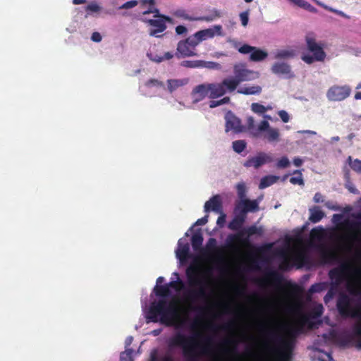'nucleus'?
Here are the masks:
<instances>
[{
    "label": "nucleus",
    "instance_id": "nucleus-1",
    "mask_svg": "<svg viewBox=\"0 0 361 361\" xmlns=\"http://www.w3.org/2000/svg\"><path fill=\"white\" fill-rule=\"evenodd\" d=\"M203 236L200 231L193 233L191 244L195 251H200L211 266L202 269L196 264H190L185 275L190 289L187 297L190 301H200L203 305L197 306L192 310L201 315L211 311L215 294L213 266L219 267L221 280V317H226V243L217 245L214 238H209L204 247H202Z\"/></svg>",
    "mask_w": 361,
    "mask_h": 361
},
{
    "label": "nucleus",
    "instance_id": "nucleus-2",
    "mask_svg": "<svg viewBox=\"0 0 361 361\" xmlns=\"http://www.w3.org/2000/svg\"><path fill=\"white\" fill-rule=\"evenodd\" d=\"M230 249L231 245L227 240V316L230 314L231 309V292L232 281L231 277ZM307 320L308 318L305 314L298 312L293 320L287 324H267L264 326L265 331L263 336L264 348L266 353L257 357L255 361H290V348L288 345H276L274 343V339L276 336L284 335L288 337H293L304 327ZM231 322L227 318V361H231Z\"/></svg>",
    "mask_w": 361,
    "mask_h": 361
},
{
    "label": "nucleus",
    "instance_id": "nucleus-3",
    "mask_svg": "<svg viewBox=\"0 0 361 361\" xmlns=\"http://www.w3.org/2000/svg\"><path fill=\"white\" fill-rule=\"evenodd\" d=\"M332 280V287L324 297L326 302L331 298L339 286L343 283L348 291L361 300V266L343 264L340 267L334 269L329 272ZM355 338L359 340L358 348H361V312H359L358 321L354 328Z\"/></svg>",
    "mask_w": 361,
    "mask_h": 361
},
{
    "label": "nucleus",
    "instance_id": "nucleus-4",
    "mask_svg": "<svg viewBox=\"0 0 361 361\" xmlns=\"http://www.w3.org/2000/svg\"><path fill=\"white\" fill-rule=\"evenodd\" d=\"M324 238V228L318 227L310 231V239L308 243L298 238L291 245L289 240L284 247L276 250V255L280 259L279 268L286 270L290 267L291 264L302 265L307 262V252L310 247L322 248Z\"/></svg>",
    "mask_w": 361,
    "mask_h": 361
},
{
    "label": "nucleus",
    "instance_id": "nucleus-5",
    "mask_svg": "<svg viewBox=\"0 0 361 361\" xmlns=\"http://www.w3.org/2000/svg\"><path fill=\"white\" fill-rule=\"evenodd\" d=\"M147 319L152 322H160L167 326L179 322L183 324L184 319L180 314V310L176 302L159 299L152 303L147 314Z\"/></svg>",
    "mask_w": 361,
    "mask_h": 361
},
{
    "label": "nucleus",
    "instance_id": "nucleus-6",
    "mask_svg": "<svg viewBox=\"0 0 361 361\" xmlns=\"http://www.w3.org/2000/svg\"><path fill=\"white\" fill-rule=\"evenodd\" d=\"M225 93L226 79H224L221 82L203 83L195 86L192 91V96L195 102H200L207 97L212 99L209 106L213 109L226 104V97L214 100L224 96Z\"/></svg>",
    "mask_w": 361,
    "mask_h": 361
},
{
    "label": "nucleus",
    "instance_id": "nucleus-7",
    "mask_svg": "<svg viewBox=\"0 0 361 361\" xmlns=\"http://www.w3.org/2000/svg\"><path fill=\"white\" fill-rule=\"evenodd\" d=\"M234 77L227 79V91L233 92L243 82L257 80L260 74L259 72L247 68L245 63H236L233 66Z\"/></svg>",
    "mask_w": 361,
    "mask_h": 361
},
{
    "label": "nucleus",
    "instance_id": "nucleus-8",
    "mask_svg": "<svg viewBox=\"0 0 361 361\" xmlns=\"http://www.w3.org/2000/svg\"><path fill=\"white\" fill-rule=\"evenodd\" d=\"M247 126L248 130L255 135L259 133H264V138L269 142H278L280 140V131L278 128L270 126L269 123L266 121H262L258 126L255 124L253 117L249 116L247 118Z\"/></svg>",
    "mask_w": 361,
    "mask_h": 361
},
{
    "label": "nucleus",
    "instance_id": "nucleus-9",
    "mask_svg": "<svg viewBox=\"0 0 361 361\" xmlns=\"http://www.w3.org/2000/svg\"><path fill=\"white\" fill-rule=\"evenodd\" d=\"M235 294L237 296L245 300V303L239 304L238 306V314L241 319L246 322L247 318L254 314V310L250 307L252 302V297L246 293L247 283L243 277L240 282L236 283L235 285Z\"/></svg>",
    "mask_w": 361,
    "mask_h": 361
},
{
    "label": "nucleus",
    "instance_id": "nucleus-10",
    "mask_svg": "<svg viewBox=\"0 0 361 361\" xmlns=\"http://www.w3.org/2000/svg\"><path fill=\"white\" fill-rule=\"evenodd\" d=\"M306 44L307 49L312 53V56L303 54L301 59L307 64H312L314 61L323 62L326 56L324 51V44L318 43L316 39L311 37H306Z\"/></svg>",
    "mask_w": 361,
    "mask_h": 361
},
{
    "label": "nucleus",
    "instance_id": "nucleus-11",
    "mask_svg": "<svg viewBox=\"0 0 361 361\" xmlns=\"http://www.w3.org/2000/svg\"><path fill=\"white\" fill-rule=\"evenodd\" d=\"M194 39L195 37L190 36L186 39L180 41L175 56L178 59L196 56L195 48L198 44Z\"/></svg>",
    "mask_w": 361,
    "mask_h": 361
},
{
    "label": "nucleus",
    "instance_id": "nucleus-12",
    "mask_svg": "<svg viewBox=\"0 0 361 361\" xmlns=\"http://www.w3.org/2000/svg\"><path fill=\"white\" fill-rule=\"evenodd\" d=\"M351 92V88L348 85H334L327 92L326 97L329 101L341 102L348 97Z\"/></svg>",
    "mask_w": 361,
    "mask_h": 361
},
{
    "label": "nucleus",
    "instance_id": "nucleus-13",
    "mask_svg": "<svg viewBox=\"0 0 361 361\" xmlns=\"http://www.w3.org/2000/svg\"><path fill=\"white\" fill-rule=\"evenodd\" d=\"M259 200H250L247 198L239 200L235 206V212L243 214V216L247 218L248 212H255L259 209Z\"/></svg>",
    "mask_w": 361,
    "mask_h": 361
},
{
    "label": "nucleus",
    "instance_id": "nucleus-14",
    "mask_svg": "<svg viewBox=\"0 0 361 361\" xmlns=\"http://www.w3.org/2000/svg\"><path fill=\"white\" fill-rule=\"evenodd\" d=\"M273 74L279 77L289 79L295 76L290 65L285 61H276L271 67Z\"/></svg>",
    "mask_w": 361,
    "mask_h": 361
},
{
    "label": "nucleus",
    "instance_id": "nucleus-15",
    "mask_svg": "<svg viewBox=\"0 0 361 361\" xmlns=\"http://www.w3.org/2000/svg\"><path fill=\"white\" fill-rule=\"evenodd\" d=\"M158 19H150L148 23L152 27L150 30L149 35L151 36L158 37V34L164 32L166 29V22L171 23L172 19L166 16L159 15Z\"/></svg>",
    "mask_w": 361,
    "mask_h": 361
},
{
    "label": "nucleus",
    "instance_id": "nucleus-16",
    "mask_svg": "<svg viewBox=\"0 0 361 361\" xmlns=\"http://www.w3.org/2000/svg\"><path fill=\"white\" fill-rule=\"evenodd\" d=\"M240 51L243 54H250V60L255 62L262 61L268 56L267 51L250 45L243 47Z\"/></svg>",
    "mask_w": 361,
    "mask_h": 361
},
{
    "label": "nucleus",
    "instance_id": "nucleus-17",
    "mask_svg": "<svg viewBox=\"0 0 361 361\" xmlns=\"http://www.w3.org/2000/svg\"><path fill=\"white\" fill-rule=\"evenodd\" d=\"M272 161V157L271 155L261 152L259 153L257 156L253 157L247 159L245 163V166L246 167H254L257 169L262 166L266 163H269Z\"/></svg>",
    "mask_w": 361,
    "mask_h": 361
},
{
    "label": "nucleus",
    "instance_id": "nucleus-18",
    "mask_svg": "<svg viewBox=\"0 0 361 361\" xmlns=\"http://www.w3.org/2000/svg\"><path fill=\"white\" fill-rule=\"evenodd\" d=\"M337 306L340 313L343 315H350L354 312L351 299L350 296L347 295H340L337 302Z\"/></svg>",
    "mask_w": 361,
    "mask_h": 361
},
{
    "label": "nucleus",
    "instance_id": "nucleus-19",
    "mask_svg": "<svg viewBox=\"0 0 361 361\" xmlns=\"http://www.w3.org/2000/svg\"><path fill=\"white\" fill-rule=\"evenodd\" d=\"M177 258L180 262H185L190 257V246L188 242L183 238L179 239L178 247L176 250Z\"/></svg>",
    "mask_w": 361,
    "mask_h": 361
},
{
    "label": "nucleus",
    "instance_id": "nucleus-20",
    "mask_svg": "<svg viewBox=\"0 0 361 361\" xmlns=\"http://www.w3.org/2000/svg\"><path fill=\"white\" fill-rule=\"evenodd\" d=\"M222 203L220 195H216L213 196L209 200L207 201L204 204V212H209L214 211L217 213L221 212Z\"/></svg>",
    "mask_w": 361,
    "mask_h": 361
},
{
    "label": "nucleus",
    "instance_id": "nucleus-21",
    "mask_svg": "<svg viewBox=\"0 0 361 361\" xmlns=\"http://www.w3.org/2000/svg\"><path fill=\"white\" fill-rule=\"evenodd\" d=\"M262 92V87L259 85L246 84L237 90L238 94L243 95H259Z\"/></svg>",
    "mask_w": 361,
    "mask_h": 361
},
{
    "label": "nucleus",
    "instance_id": "nucleus-22",
    "mask_svg": "<svg viewBox=\"0 0 361 361\" xmlns=\"http://www.w3.org/2000/svg\"><path fill=\"white\" fill-rule=\"evenodd\" d=\"M263 232V228L262 226H257L256 225L251 226L246 228H243L240 231L238 235L239 238L247 240L251 235L255 234L260 235Z\"/></svg>",
    "mask_w": 361,
    "mask_h": 361
},
{
    "label": "nucleus",
    "instance_id": "nucleus-23",
    "mask_svg": "<svg viewBox=\"0 0 361 361\" xmlns=\"http://www.w3.org/2000/svg\"><path fill=\"white\" fill-rule=\"evenodd\" d=\"M229 130L240 131V121L231 112L227 111V131Z\"/></svg>",
    "mask_w": 361,
    "mask_h": 361
},
{
    "label": "nucleus",
    "instance_id": "nucleus-24",
    "mask_svg": "<svg viewBox=\"0 0 361 361\" xmlns=\"http://www.w3.org/2000/svg\"><path fill=\"white\" fill-rule=\"evenodd\" d=\"M294 51L290 49H278L274 52V59L279 60L278 61H284L293 58Z\"/></svg>",
    "mask_w": 361,
    "mask_h": 361
},
{
    "label": "nucleus",
    "instance_id": "nucleus-25",
    "mask_svg": "<svg viewBox=\"0 0 361 361\" xmlns=\"http://www.w3.org/2000/svg\"><path fill=\"white\" fill-rule=\"evenodd\" d=\"M214 35V32L212 29H206L197 32L195 34L191 35V37H195L194 40L199 44L202 40L212 37Z\"/></svg>",
    "mask_w": 361,
    "mask_h": 361
},
{
    "label": "nucleus",
    "instance_id": "nucleus-26",
    "mask_svg": "<svg viewBox=\"0 0 361 361\" xmlns=\"http://www.w3.org/2000/svg\"><path fill=\"white\" fill-rule=\"evenodd\" d=\"M309 212V220L313 223L319 222L325 215L324 213L318 207H313L310 208Z\"/></svg>",
    "mask_w": 361,
    "mask_h": 361
},
{
    "label": "nucleus",
    "instance_id": "nucleus-27",
    "mask_svg": "<svg viewBox=\"0 0 361 361\" xmlns=\"http://www.w3.org/2000/svg\"><path fill=\"white\" fill-rule=\"evenodd\" d=\"M235 216L233 220L229 224V228L233 230H239L246 220V218L238 212H235Z\"/></svg>",
    "mask_w": 361,
    "mask_h": 361
},
{
    "label": "nucleus",
    "instance_id": "nucleus-28",
    "mask_svg": "<svg viewBox=\"0 0 361 361\" xmlns=\"http://www.w3.org/2000/svg\"><path fill=\"white\" fill-rule=\"evenodd\" d=\"M220 17V13L219 11L213 8L208 10V13L200 17H197L195 20L211 22Z\"/></svg>",
    "mask_w": 361,
    "mask_h": 361
},
{
    "label": "nucleus",
    "instance_id": "nucleus-29",
    "mask_svg": "<svg viewBox=\"0 0 361 361\" xmlns=\"http://www.w3.org/2000/svg\"><path fill=\"white\" fill-rule=\"evenodd\" d=\"M155 295L158 297H167L171 294V290L167 284L165 285H157L154 288Z\"/></svg>",
    "mask_w": 361,
    "mask_h": 361
},
{
    "label": "nucleus",
    "instance_id": "nucleus-30",
    "mask_svg": "<svg viewBox=\"0 0 361 361\" xmlns=\"http://www.w3.org/2000/svg\"><path fill=\"white\" fill-rule=\"evenodd\" d=\"M279 179V176H267L262 178L259 183V188L264 189L276 183Z\"/></svg>",
    "mask_w": 361,
    "mask_h": 361
},
{
    "label": "nucleus",
    "instance_id": "nucleus-31",
    "mask_svg": "<svg viewBox=\"0 0 361 361\" xmlns=\"http://www.w3.org/2000/svg\"><path fill=\"white\" fill-rule=\"evenodd\" d=\"M168 90L170 92H173L179 87L184 85L186 82L183 80L171 79L167 80Z\"/></svg>",
    "mask_w": 361,
    "mask_h": 361
},
{
    "label": "nucleus",
    "instance_id": "nucleus-32",
    "mask_svg": "<svg viewBox=\"0 0 361 361\" xmlns=\"http://www.w3.org/2000/svg\"><path fill=\"white\" fill-rule=\"evenodd\" d=\"M251 110L258 114V115H260V116H262L264 114H265L267 111L271 109V107L268 106H264L259 103H252L251 104Z\"/></svg>",
    "mask_w": 361,
    "mask_h": 361
},
{
    "label": "nucleus",
    "instance_id": "nucleus-33",
    "mask_svg": "<svg viewBox=\"0 0 361 361\" xmlns=\"http://www.w3.org/2000/svg\"><path fill=\"white\" fill-rule=\"evenodd\" d=\"M246 265L250 270H259L260 267L257 257L250 256L246 259Z\"/></svg>",
    "mask_w": 361,
    "mask_h": 361
},
{
    "label": "nucleus",
    "instance_id": "nucleus-34",
    "mask_svg": "<svg viewBox=\"0 0 361 361\" xmlns=\"http://www.w3.org/2000/svg\"><path fill=\"white\" fill-rule=\"evenodd\" d=\"M101 10L102 7L97 2L91 1L85 7V11L87 12L85 18H87L88 16L92 15L93 13H99Z\"/></svg>",
    "mask_w": 361,
    "mask_h": 361
},
{
    "label": "nucleus",
    "instance_id": "nucleus-35",
    "mask_svg": "<svg viewBox=\"0 0 361 361\" xmlns=\"http://www.w3.org/2000/svg\"><path fill=\"white\" fill-rule=\"evenodd\" d=\"M293 175H295V176L290 178V182L293 185L298 184L300 185H303L304 180L302 178V175L301 171L300 170H295L293 172Z\"/></svg>",
    "mask_w": 361,
    "mask_h": 361
},
{
    "label": "nucleus",
    "instance_id": "nucleus-36",
    "mask_svg": "<svg viewBox=\"0 0 361 361\" xmlns=\"http://www.w3.org/2000/svg\"><path fill=\"white\" fill-rule=\"evenodd\" d=\"M202 63V60H195V61L185 60V61H183L180 63V65L183 67L194 68H200Z\"/></svg>",
    "mask_w": 361,
    "mask_h": 361
},
{
    "label": "nucleus",
    "instance_id": "nucleus-37",
    "mask_svg": "<svg viewBox=\"0 0 361 361\" xmlns=\"http://www.w3.org/2000/svg\"><path fill=\"white\" fill-rule=\"evenodd\" d=\"M173 15L180 18L188 20H195L196 18L190 17L184 9H177L173 12Z\"/></svg>",
    "mask_w": 361,
    "mask_h": 361
},
{
    "label": "nucleus",
    "instance_id": "nucleus-38",
    "mask_svg": "<svg viewBox=\"0 0 361 361\" xmlns=\"http://www.w3.org/2000/svg\"><path fill=\"white\" fill-rule=\"evenodd\" d=\"M246 147V142L245 140H239L233 142V149L237 153H240L244 150Z\"/></svg>",
    "mask_w": 361,
    "mask_h": 361
},
{
    "label": "nucleus",
    "instance_id": "nucleus-39",
    "mask_svg": "<svg viewBox=\"0 0 361 361\" xmlns=\"http://www.w3.org/2000/svg\"><path fill=\"white\" fill-rule=\"evenodd\" d=\"M227 42H229L231 47L233 49H237L240 54H243V51H240L243 47H248L249 44H242L241 42L237 40V39H229Z\"/></svg>",
    "mask_w": 361,
    "mask_h": 361
},
{
    "label": "nucleus",
    "instance_id": "nucleus-40",
    "mask_svg": "<svg viewBox=\"0 0 361 361\" xmlns=\"http://www.w3.org/2000/svg\"><path fill=\"white\" fill-rule=\"evenodd\" d=\"M348 161L350 167L356 172L361 173V161L359 159L352 161L351 157H348Z\"/></svg>",
    "mask_w": 361,
    "mask_h": 361
},
{
    "label": "nucleus",
    "instance_id": "nucleus-41",
    "mask_svg": "<svg viewBox=\"0 0 361 361\" xmlns=\"http://www.w3.org/2000/svg\"><path fill=\"white\" fill-rule=\"evenodd\" d=\"M200 68H207L208 69H219L221 65L216 62L202 61Z\"/></svg>",
    "mask_w": 361,
    "mask_h": 361
},
{
    "label": "nucleus",
    "instance_id": "nucleus-42",
    "mask_svg": "<svg viewBox=\"0 0 361 361\" xmlns=\"http://www.w3.org/2000/svg\"><path fill=\"white\" fill-rule=\"evenodd\" d=\"M236 188H237L238 195L240 200L247 198L246 194H245L246 188H245V185L243 183H238V185H236Z\"/></svg>",
    "mask_w": 361,
    "mask_h": 361
},
{
    "label": "nucleus",
    "instance_id": "nucleus-43",
    "mask_svg": "<svg viewBox=\"0 0 361 361\" xmlns=\"http://www.w3.org/2000/svg\"><path fill=\"white\" fill-rule=\"evenodd\" d=\"M167 286H169V288H173L177 290L184 288V283L179 278L176 281H173L167 283Z\"/></svg>",
    "mask_w": 361,
    "mask_h": 361
},
{
    "label": "nucleus",
    "instance_id": "nucleus-44",
    "mask_svg": "<svg viewBox=\"0 0 361 361\" xmlns=\"http://www.w3.org/2000/svg\"><path fill=\"white\" fill-rule=\"evenodd\" d=\"M323 310H324V307H323L322 305L317 304V305H314V307L312 309V316L314 317H320L323 313Z\"/></svg>",
    "mask_w": 361,
    "mask_h": 361
},
{
    "label": "nucleus",
    "instance_id": "nucleus-45",
    "mask_svg": "<svg viewBox=\"0 0 361 361\" xmlns=\"http://www.w3.org/2000/svg\"><path fill=\"white\" fill-rule=\"evenodd\" d=\"M290 165L289 159L286 157H282L279 159L276 164V166L279 169H284Z\"/></svg>",
    "mask_w": 361,
    "mask_h": 361
},
{
    "label": "nucleus",
    "instance_id": "nucleus-46",
    "mask_svg": "<svg viewBox=\"0 0 361 361\" xmlns=\"http://www.w3.org/2000/svg\"><path fill=\"white\" fill-rule=\"evenodd\" d=\"M240 19L243 27H246L249 20V11H246L240 13Z\"/></svg>",
    "mask_w": 361,
    "mask_h": 361
},
{
    "label": "nucleus",
    "instance_id": "nucleus-47",
    "mask_svg": "<svg viewBox=\"0 0 361 361\" xmlns=\"http://www.w3.org/2000/svg\"><path fill=\"white\" fill-rule=\"evenodd\" d=\"M173 57V54L171 52H166L163 56L151 59L152 61L160 63L164 60H169Z\"/></svg>",
    "mask_w": 361,
    "mask_h": 361
},
{
    "label": "nucleus",
    "instance_id": "nucleus-48",
    "mask_svg": "<svg viewBox=\"0 0 361 361\" xmlns=\"http://www.w3.org/2000/svg\"><path fill=\"white\" fill-rule=\"evenodd\" d=\"M137 5V1L135 0H132L124 3L121 5L119 8L120 9H129L132 8Z\"/></svg>",
    "mask_w": 361,
    "mask_h": 361
},
{
    "label": "nucleus",
    "instance_id": "nucleus-49",
    "mask_svg": "<svg viewBox=\"0 0 361 361\" xmlns=\"http://www.w3.org/2000/svg\"><path fill=\"white\" fill-rule=\"evenodd\" d=\"M278 115L283 123H288L290 120L289 114L285 110L279 111Z\"/></svg>",
    "mask_w": 361,
    "mask_h": 361
},
{
    "label": "nucleus",
    "instance_id": "nucleus-50",
    "mask_svg": "<svg viewBox=\"0 0 361 361\" xmlns=\"http://www.w3.org/2000/svg\"><path fill=\"white\" fill-rule=\"evenodd\" d=\"M146 85H147V87H152V86L161 87V86H163V83H162V82L159 81L158 80H156V79H150V80H149L146 82Z\"/></svg>",
    "mask_w": 361,
    "mask_h": 361
},
{
    "label": "nucleus",
    "instance_id": "nucleus-51",
    "mask_svg": "<svg viewBox=\"0 0 361 361\" xmlns=\"http://www.w3.org/2000/svg\"><path fill=\"white\" fill-rule=\"evenodd\" d=\"M300 8L306 9V10L310 11V12H315L316 11V8L314 7H313L311 4H310L309 3L305 1V0H303L302 4L300 6Z\"/></svg>",
    "mask_w": 361,
    "mask_h": 361
},
{
    "label": "nucleus",
    "instance_id": "nucleus-52",
    "mask_svg": "<svg viewBox=\"0 0 361 361\" xmlns=\"http://www.w3.org/2000/svg\"><path fill=\"white\" fill-rule=\"evenodd\" d=\"M324 206L326 208L334 211H337L339 209L338 207L331 201L324 202Z\"/></svg>",
    "mask_w": 361,
    "mask_h": 361
},
{
    "label": "nucleus",
    "instance_id": "nucleus-53",
    "mask_svg": "<svg viewBox=\"0 0 361 361\" xmlns=\"http://www.w3.org/2000/svg\"><path fill=\"white\" fill-rule=\"evenodd\" d=\"M91 39L94 42H100L102 39V37L99 32H94L91 35Z\"/></svg>",
    "mask_w": 361,
    "mask_h": 361
},
{
    "label": "nucleus",
    "instance_id": "nucleus-54",
    "mask_svg": "<svg viewBox=\"0 0 361 361\" xmlns=\"http://www.w3.org/2000/svg\"><path fill=\"white\" fill-rule=\"evenodd\" d=\"M282 302H283V300L276 298H272L270 300L271 305L274 308H275L276 307H277L279 305L281 304Z\"/></svg>",
    "mask_w": 361,
    "mask_h": 361
},
{
    "label": "nucleus",
    "instance_id": "nucleus-55",
    "mask_svg": "<svg viewBox=\"0 0 361 361\" xmlns=\"http://www.w3.org/2000/svg\"><path fill=\"white\" fill-rule=\"evenodd\" d=\"M208 221V216H204L200 219H198L197 221L195 222V225L197 226H203L206 224Z\"/></svg>",
    "mask_w": 361,
    "mask_h": 361
},
{
    "label": "nucleus",
    "instance_id": "nucleus-56",
    "mask_svg": "<svg viewBox=\"0 0 361 361\" xmlns=\"http://www.w3.org/2000/svg\"><path fill=\"white\" fill-rule=\"evenodd\" d=\"M313 200H314V202H316V203H320V202H325L324 196L319 192H317L314 195Z\"/></svg>",
    "mask_w": 361,
    "mask_h": 361
},
{
    "label": "nucleus",
    "instance_id": "nucleus-57",
    "mask_svg": "<svg viewBox=\"0 0 361 361\" xmlns=\"http://www.w3.org/2000/svg\"><path fill=\"white\" fill-rule=\"evenodd\" d=\"M326 8H327V7H326ZM328 9L330 11H331L333 13H336V14H338V15H339V16H342L343 18H350L347 14H345V13H343L341 11H338V10H336V9L333 8H328Z\"/></svg>",
    "mask_w": 361,
    "mask_h": 361
},
{
    "label": "nucleus",
    "instance_id": "nucleus-58",
    "mask_svg": "<svg viewBox=\"0 0 361 361\" xmlns=\"http://www.w3.org/2000/svg\"><path fill=\"white\" fill-rule=\"evenodd\" d=\"M176 32L178 35H183L187 32V28L183 25H178L176 27Z\"/></svg>",
    "mask_w": 361,
    "mask_h": 361
},
{
    "label": "nucleus",
    "instance_id": "nucleus-59",
    "mask_svg": "<svg viewBox=\"0 0 361 361\" xmlns=\"http://www.w3.org/2000/svg\"><path fill=\"white\" fill-rule=\"evenodd\" d=\"M345 188L352 193L356 194L357 193V189L355 188V186L350 182H347L345 183Z\"/></svg>",
    "mask_w": 361,
    "mask_h": 361
},
{
    "label": "nucleus",
    "instance_id": "nucleus-60",
    "mask_svg": "<svg viewBox=\"0 0 361 361\" xmlns=\"http://www.w3.org/2000/svg\"><path fill=\"white\" fill-rule=\"evenodd\" d=\"M342 218H343L342 214H335L332 216V221L334 224H336L338 225V224H340V222H341Z\"/></svg>",
    "mask_w": 361,
    "mask_h": 361
},
{
    "label": "nucleus",
    "instance_id": "nucleus-61",
    "mask_svg": "<svg viewBox=\"0 0 361 361\" xmlns=\"http://www.w3.org/2000/svg\"><path fill=\"white\" fill-rule=\"evenodd\" d=\"M224 223H226V214L221 212V216L217 219V224L222 227Z\"/></svg>",
    "mask_w": 361,
    "mask_h": 361
},
{
    "label": "nucleus",
    "instance_id": "nucleus-62",
    "mask_svg": "<svg viewBox=\"0 0 361 361\" xmlns=\"http://www.w3.org/2000/svg\"><path fill=\"white\" fill-rule=\"evenodd\" d=\"M322 288L320 284H315V285H313L311 286L310 291L311 293H315V292H319V291L322 290Z\"/></svg>",
    "mask_w": 361,
    "mask_h": 361
},
{
    "label": "nucleus",
    "instance_id": "nucleus-63",
    "mask_svg": "<svg viewBox=\"0 0 361 361\" xmlns=\"http://www.w3.org/2000/svg\"><path fill=\"white\" fill-rule=\"evenodd\" d=\"M149 361H158L157 349H154L151 352Z\"/></svg>",
    "mask_w": 361,
    "mask_h": 361
},
{
    "label": "nucleus",
    "instance_id": "nucleus-64",
    "mask_svg": "<svg viewBox=\"0 0 361 361\" xmlns=\"http://www.w3.org/2000/svg\"><path fill=\"white\" fill-rule=\"evenodd\" d=\"M332 358L329 354H325L322 357L318 358V361H331Z\"/></svg>",
    "mask_w": 361,
    "mask_h": 361
}]
</instances>
